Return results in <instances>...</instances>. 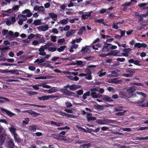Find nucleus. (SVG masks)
<instances>
[{
  "mask_svg": "<svg viewBox=\"0 0 148 148\" xmlns=\"http://www.w3.org/2000/svg\"><path fill=\"white\" fill-rule=\"evenodd\" d=\"M136 89L134 86H131L126 91L127 97L130 98L136 97V94L135 92Z\"/></svg>",
  "mask_w": 148,
  "mask_h": 148,
  "instance_id": "f257e3e1",
  "label": "nucleus"
},
{
  "mask_svg": "<svg viewBox=\"0 0 148 148\" xmlns=\"http://www.w3.org/2000/svg\"><path fill=\"white\" fill-rule=\"evenodd\" d=\"M96 122L99 125H105L109 123H114V121L112 120L104 118L103 119H97L96 121Z\"/></svg>",
  "mask_w": 148,
  "mask_h": 148,
  "instance_id": "f03ea898",
  "label": "nucleus"
},
{
  "mask_svg": "<svg viewBox=\"0 0 148 148\" xmlns=\"http://www.w3.org/2000/svg\"><path fill=\"white\" fill-rule=\"evenodd\" d=\"M60 91L64 94L67 96H73L75 95V93L66 88L60 89Z\"/></svg>",
  "mask_w": 148,
  "mask_h": 148,
  "instance_id": "7ed1b4c3",
  "label": "nucleus"
},
{
  "mask_svg": "<svg viewBox=\"0 0 148 148\" xmlns=\"http://www.w3.org/2000/svg\"><path fill=\"white\" fill-rule=\"evenodd\" d=\"M128 62L129 64H130L128 65V66L129 67H131L133 66L131 64V63L133 64L138 66H141V64L140 63V61L137 60H134L132 58L128 60Z\"/></svg>",
  "mask_w": 148,
  "mask_h": 148,
  "instance_id": "20e7f679",
  "label": "nucleus"
},
{
  "mask_svg": "<svg viewBox=\"0 0 148 148\" xmlns=\"http://www.w3.org/2000/svg\"><path fill=\"white\" fill-rule=\"evenodd\" d=\"M111 45V44H109L106 42H104V45L102 48V51L104 52L108 51L110 49V47Z\"/></svg>",
  "mask_w": 148,
  "mask_h": 148,
  "instance_id": "39448f33",
  "label": "nucleus"
},
{
  "mask_svg": "<svg viewBox=\"0 0 148 148\" xmlns=\"http://www.w3.org/2000/svg\"><path fill=\"white\" fill-rule=\"evenodd\" d=\"M36 38L38 39V41L40 43H44L45 41V38L42 35L39 34H36Z\"/></svg>",
  "mask_w": 148,
  "mask_h": 148,
  "instance_id": "423d86ee",
  "label": "nucleus"
},
{
  "mask_svg": "<svg viewBox=\"0 0 148 148\" xmlns=\"http://www.w3.org/2000/svg\"><path fill=\"white\" fill-rule=\"evenodd\" d=\"M85 72L86 73L87 76L85 77V79L88 80H91L92 79L91 75V72L88 69H86L85 70Z\"/></svg>",
  "mask_w": 148,
  "mask_h": 148,
  "instance_id": "0eeeda50",
  "label": "nucleus"
},
{
  "mask_svg": "<svg viewBox=\"0 0 148 148\" xmlns=\"http://www.w3.org/2000/svg\"><path fill=\"white\" fill-rule=\"evenodd\" d=\"M86 117L87 120L88 122H90L92 121H95L97 119L96 117H93L92 116V114L90 113H87Z\"/></svg>",
  "mask_w": 148,
  "mask_h": 148,
  "instance_id": "6e6552de",
  "label": "nucleus"
},
{
  "mask_svg": "<svg viewBox=\"0 0 148 148\" xmlns=\"http://www.w3.org/2000/svg\"><path fill=\"white\" fill-rule=\"evenodd\" d=\"M25 112L28 113L33 117H36L40 114V113H37L32 110H26Z\"/></svg>",
  "mask_w": 148,
  "mask_h": 148,
  "instance_id": "1a4fd4ad",
  "label": "nucleus"
},
{
  "mask_svg": "<svg viewBox=\"0 0 148 148\" xmlns=\"http://www.w3.org/2000/svg\"><path fill=\"white\" fill-rule=\"evenodd\" d=\"M1 110L2 112H5L8 114V115L10 117H11L15 115V114L14 113H12L10 111L8 110L5 109L4 108H1Z\"/></svg>",
  "mask_w": 148,
  "mask_h": 148,
  "instance_id": "9d476101",
  "label": "nucleus"
},
{
  "mask_svg": "<svg viewBox=\"0 0 148 148\" xmlns=\"http://www.w3.org/2000/svg\"><path fill=\"white\" fill-rule=\"evenodd\" d=\"M103 101L108 102H112L113 100L112 98L107 95H103Z\"/></svg>",
  "mask_w": 148,
  "mask_h": 148,
  "instance_id": "9b49d317",
  "label": "nucleus"
},
{
  "mask_svg": "<svg viewBox=\"0 0 148 148\" xmlns=\"http://www.w3.org/2000/svg\"><path fill=\"white\" fill-rule=\"evenodd\" d=\"M91 92V95L92 96V97L93 98H97L98 97L100 98V97H102V95H100L99 96V94H96V93L95 91L92 90V89H90Z\"/></svg>",
  "mask_w": 148,
  "mask_h": 148,
  "instance_id": "f8f14e48",
  "label": "nucleus"
},
{
  "mask_svg": "<svg viewBox=\"0 0 148 148\" xmlns=\"http://www.w3.org/2000/svg\"><path fill=\"white\" fill-rule=\"evenodd\" d=\"M22 13L23 14H27L26 15L27 17L31 16L33 14L32 13L30 12V10L29 9H25L22 11Z\"/></svg>",
  "mask_w": 148,
  "mask_h": 148,
  "instance_id": "ddd939ff",
  "label": "nucleus"
},
{
  "mask_svg": "<svg viewBox=\"0 0 148 148\" xmlns=\"http://www.w3.org/2000/svg\"><path fill=\"white\" fill-rule=\"evenodd\" d=\"M88 46L85 47H82L81 50L79 51V52H82L84 51V53H89L90 51V50L89 49L87 48Z\"/></svg>",
  "mask_w": 148,
  "mask_h": 148,
  "instance_id": "4468645a",
  "label": "nucleus"
},
{
  "mask_svg": "<svg viewBox=\"0 0 148 148\" xmlns=\"http://www.w3.org/2000/svg\"><path fill=\"white\" fill-rule=\"evenodd\" d=\"M7 144L9 148H14V143L12 140H10L8 142Z\"/></svg>",
  "mask_w": 148,
  "mask_h": 148,
  "instance_id": "2eb2a0df",
  "label": "nucleus"
},
{
  "mask_svg": "<svg viewBox=\"0 0 148 148\" xmlns=\"http://www.w3.org/2000/svg\"><path fill=\"white\" fill-rule=\"evenodd\" d=\"M136 69H132L130 68H127L125 69V71L127 73H131L133 75L135 73V70Z\"/></svg>",
  "mask_w": 148,
  "mask_h": 148,
  "instance_id": "dca6fc26",
  "label": "nucleus"
},
{
  "mask_svg": "<svg viewBox=\"0 0 148 148\" xmlns=\"http://www.w3.org/2000/svg\"><path fill=\"white\" fill-rule=\"evenodd\" d=\"M119 95L121 98H125L127 97V92L123 91H120L119 92Z\"/></svg>",
  "mask_w": 148,
  "mask_h": 148,
  "instance_id": "f3484780",
  "label": "nucleus"
},
{
  "mask_svg": "<svg viewBox=\"0 0 148 148\" xmlns=\"http://www.w3.org/2000/svg\"><path fill=\"white\" fill-rule=\"evenodd\" d=\"M15 141L17 143H20L22 142V139L21 138L18 137V135L17 134H14L13 135Z\"/></svg>",
  "mask_w": 148,
  "mask_h": 148,
  "instance_id": "a211bd4d",
  "label": "nucleus"
},
{
  "mask_svg": "<svg viewBox=\"0 0 148 148\" xmlns=\"http://www.w3.org/2000/svg\"><path fill=\"white\" fill-rule=\"evenodd\" d=\"M45 50L41 46L38 49V51L39 52V54L41 56H45L46 55V53L45 51Z\"/></svg>",
  "mask_w": 148,
  "mask_h": 148,
  "instance_id": "6ab92c4d",
  "label": "nucleus"
},
{
  "mask_svg": "<svg viewBox=\"0 0 148 148\" xmlns=\"http://www.w3.org/2000/svg\"><path fill=\"white\" fill-rule=\"evenodd\" d=\"M76 30L71 29L70 31L67 32L66 34V36L69 37L70 36L73 35L75 33Z\"/></svg>",
  "mask_w": 148,
  "mask_h": 148,
  "instance_id": "aec40b11",
  "label": "nucleus"
},
{
  "mask_svg": "<svg viewBox=\"0 0 148 148\" xmlns=\"http://www.w3.org/2000/svg\"><path fill=\"white\" fill-rule=\"evenodd\" d=\"M5 137L3 134H1L0 136V144L2 145L5 142Z\"/></svg>",
  "mask_w": 148,
  "mask_h": 148,
  "instance_id": "412c9836",
  "label": "nucleus"
},
{
  "mask_svg": "<svg viewBox=\"0 0 148 148\" xmlns=\"http://www.w3.org/2000/svg\"><path fill=\"white\" fill-rule=\"evenodd\" d=\"M50 98L52 99L54 98H55V96L52 95H46L43 96L42 97V98L43 101L48 100Z\"/></svg>",
  "mask_w": 148,
  "mask_h": 148,
  "instance_id": "4be33fe9",
  "label": "nucleus"
},
{
  "mask_svg": "<svg viewBox=\"0 0 148 148\" xmlns=\"http://www.w3.org/2000/svg\"><path fill=\"white\" fill-rule=\"evenodd\" d=\"M86 27L82 26L79 29V32H77V34L79 35H81L83 32L86 30Z\"/></svg>",
  "mask_w": 148,
  "mask_h": 148,
  "instance_id": "5701e85b",
  "label": "nucleus"
},
{
  "mask_svg": "<svg viewBox=\"0 0 148 148\" xmlns=\"http://www.w3.org/2000/svg\"><path fill=\"white\" fill-rule=\"evenodd\" d=\"M76 63H73L72 64L73 65H77L78 66H80L81 67H83L84 65L83 64V62L81 60H76Z\"/></svg>",
  "mask_w": 148,
  "mask_h": 148,
  "instance_id": "b1692460",
  "label": "nucleus"
},
{
  "mask_svg": "<svg viewBox=\"0 0 148 148\" xmlns=\"http://www.w3.org/2000/svg\"><path fill=\"white\" fill-rule=\"evenodd\" d=\"M49 15L52 18V19L55 21H56L57 19V15L53 13H49Z\"/></svg>",
  "mask_w": 148,
  "mask_h": 148,
  "instance_id": "393cba45",
  "label": "nucleus"
},
{
  "mask_svg": "<svg viewBox=\"0 0 148 148\" xmlns=\"http://www.w3.org/2000/svg\"><path fill=\"white\" fill-rule=\"evenodd\" d=\"M18 71L17 70H8V73H10L12 74H15L16 75H18L19 74V73L18 72Z\"/></svg>",
  "mask_w": 148,
  "mask_h": 148,
  "instance_id": "a878e982",
  "label": "nucleus"
},
{
  "mask_svg": "<svg viewBox=\"0 0 148 148\" xmlns=\"http://www.w3.org/2000/svg\"><path fill=\"white\" fill-rule=\"evenodd\" d=\"M92 12V11L90 12V13L88 15H84L83 14L82 15L81 17L82 19L85 20L88 18V17H90L91 16V13Z\"/></svg>",
  "mask_w": 148,
  "mask_h": 148,
  "instance_id": "bb28decb",
  "label": "nucleus"
},
{
  "mask_svg": "<svg viewBox=\"0 0 148 148\" xmlns=\"http://www.w3.org/2000/svg\"><path fill=\"white\" fill-rule=\"evenodd\" d=\"M8 34L10 36L9 37V39L10 40H13L15 38L13 32L11 31H10L8 32Z\"/></svg>",
  "mask_w": 148,
  "mask_h": 148,
  "instance_id": "cd10ccee",
  "label": "nucleus"
},
{
  "mask_svg": "<svg viewBox=\"0 0 148 148\" xmlns=\"http://www.w3.org/2000/svg\"><path fill=\"white\" fill-rule=\"evenodd\" d=\"M69 79L71 80L77 81L79 79V78L77 77H73L72 76L70 75L68 76Z\"/></svg>",
  "mask_w": 148,
  "mask_h": 148,
  "instance_id": "c85d7f7f",
  "label": "nucleus"
},
{
  "mask_svg": "<svg viewBox=\"0 0 148 148\" xmlns=\"http://www.w3.org/2000/svg\"><path fill=\"white\" fill-rule=\"evenodd\" d=\"M49 29V26L48 25L43 26L40 27V30L42 31H45Z\"/></svg>",
  "mask_w": 148,
  "mask_h": 148,
  "instance_id": "c756f323",
  "label": "nucleus"
},
{
  "mask_svg": "<svg viewBox=\"0 0 148 148\" xmlns=\"http://www.w3.org/2000/svg\"><path fill=\"white\" fill-rule=\"evenodd\" d=\"M16 129L14 127H11L10 128V131L13 135L17 134L16 132Z\"/></svg>",
  "mask_w": 148,
  "mask_h": 148,
  "instance_id": "7c9ffc66",
  "label": "nucleus"
},
{
  "mask_svg": "<svg viewBox=\"0 0 148 148\" xmlns=\"http://www.w3.org/2000/svg\"><path fill=\"white\" fill-rule=\"evenodd\" d=\"M38 86H42L43 88H51V86H50L47 85L45 83H43L41 84L38 85Z\"/></svg>",
  "mask_w": 148,
  "mask_h": 148,
  "instance_id": "2f4dec72",
  "label": "nucleus"
},
{
  "mask_svg": "<svg viewBox=\"0 0 148 148\" xmlns=\"http://www.w3.org/2000/svg\"><path fill=\"white\" fill-rule=\"evenodd\" d=\"M36 126L35 125L29 126V130L31 131L35 132L36 130Z\"/></svg>",
  "mask_w": 148,
  "mask_h": 148,
  "instance_id": "473e14b6",
  "label": "nucleus"
},
{
  "mask_svg": "<svg viewBox=\"0 0 148 148\" xmlns=\"http://www.w3.org/2000/svg\"><path fill=\"white\" fill-rule=\"evenodd\" d=\"M27 105H29L30 106H33L35 107H37L38 108H45L46 106H42L40 105H37L34 104H25Z\"/></svg>",
  "mask_w": 148,
  "mask_h": 148,
  "instance_id": "72a5a7b5",
  "label": "nucleus"
},
{
  "mask_svg": "<svg viewBox=\"0 0 148 148\" xmlns=\"http://www.w3.org/2000/svg\"><path fill=\"white\" fill-rule=\"evenodd\" d=\"M33 23L36 26L39 25L41 24V20L39 19L35 20Z\"/></svg>",
  "mask_w": 148,
  "mask_h": 148,
  "instance_id": "f704fd0d",
  "label": "nucleus"
},
{
  "mask_svg": "<svg viewBox=\"0 0 148 148\" xmlns=\"http://www.w3.org/2000/svg\"><path fill=\"white\" fill-rule=\"evenodd\" d=\"M66 47V46L65 45L62 46L57 49V50L59 52H62L63 51Z\"/></svg>",
  "mask_w": 148,
  "mask_h": 148,
  "instance_id": "c9c22d12",
  "label": "nucleus"
},
{
  "mask_svg": "<svg viewBox=\"0 0 148 148\" xmlns=\"http://www.w3.org/2000/svg\"><path fill=\"white\" fill-rule=\"evenodd\" d=\"M90 92L89 91L86 92L83 95V98L84 99H86L87 97L89 96L90 95Z\"/></svg>",
  "mask_w": 148,
  "mask_h": 148,
  "instance_id": "e433bc0d",
  "label": "nucleus"
},
{
  "mask_svg": "<svg viewBox=\"0 0 148 148\" xmlns=\"http://www.w3.org/2000/svg\"><path fill=\"white\" fill-rule=\"evenodd\" d=\"M38 11L40 12H41L45 14V10L43 6H39Z\"/></svg>",
  "mask_w": 148,
  "mask_h": 148,
  "instance_id": "4c0bfd02",
  "label": "nucleus"
},
{
  "mask_svg": "<svg viewBox=\"0 0 148 148\" xmlns=\"http://www.w3.org/2000/svg\"><path fill=\"white\" fill-rule=\"evenodd\" d=\"M120 54L119 51H115L113 52V56H122V55Z\"/></svg>",
  "mask_w": 148,
  "mask_h": 148,
  "instance_id": "58836bf2",
  "label": "nucleus"
},
{
  "mask_svg": "<svg viewBox=\"0 0 148 148\" xmlns=\"http://www.w3.org/2000/svg\"><path fill=\"white\" fill-rule=\"evenodd\" d=\"M91 146V145L90 143H88L87 144H84L83 145H82L80 146V147H82L83 148H88L89 147H90Z\"/></svg>",
  "mask_w": 148,
  "mask_h": 148,
  "instance_id": "ea45409f",
  "label": "nucleus"
},
{
  "mask_svg": "<svg viewBox=\"0 0 148 148\" xmlns=\"http://www.w3.org/2000/svg\"><path fill=\"white\" fill-rule=\"evenodd\" d=\"M131 51V49L130 48H125L123 50V52L128 54L130 53Z\"/></svg>",
  "mask_w": 148,
  "mask_h": 148,
  "instance_id": "a19ab883",
  "label": "nucleus"
},
{
  "mask_svg": "<svg viewBox=\"0 0 148 148\" xmlns=\"http://www.w3.org/2000/svg\"><path fill=\"white\" fill-rule=\"evenodd\" d=\"M19 17L20 18L22 19V20H23V21H25L27 19V16H26V15H23V14H20L19 15Z\"/></svg>",
  "mask_w": 148,
  "mask_h": 148,
  "instance_id": "79ce46f5",
  "label": "nucleus"
},
{
  "mask_svg": "<svg viewBox=\"0 0 148 148\" xmlns=\"http://www.w3.org/2000/svg\"><path fill=\"white\" fill-rule=\"evenodd\" d=\"M52 45V43H50V44H47L45 45H44L41 46V47L43 48L45 50L46 49H48V48H49V47L50 46Z\"/></svg>",
  "mask_w": 148,
  "mask_h": 148,
  "instance_id": "37998d69",
  "label": "nucleus"
},
{
  "mask_svg": "<svg viewBox=\"0 0 148 148\" xmlns=\"http://www.w3.org/2000/svg\"><path fill=\"white\" fill-rule=\"evenodd\" d=\"M65 116L70 118H76V116L73 114H66Z\"/></svg>",
  "mask_w": 148,
  "mask_h": 148,
  "instance_id": "c03bdc74",
  "label": "nucleus"
},
{
  "mask_svg": "<svg viewBox=\"0 0 148 148\" xmlns=\"http://www.w3.org/2000/svg\"><path fill=\"white\" fill-rule=\"evenodd\" d=\"M126 112V111L124 110L123 112H119L116 113V114L117 116H122L125 115V113Z\"/></svg>",
  "mask_w": 148,
  "mask_h": 148,
  "instance_id": "a18cd8bd",
  "label": "nucleus"
},
{
  "mask_svg": "<svg viewBox=\"0 0 148 148\" xmlns=\"http://www.w3.org/2000/svg\"><path fill=\"white\" fill-rule=\"evenodd\" d=\"M69 88L71 90H75L77 89V88L75 85H72L70 86Z\"/></svg>",
  "mask_w": 148,
  "mask_h": 148,
  "instance_id": "49530a36",
  "label": "nucleus"
},
{
  "mask_svg": "<svg viewBox=\"0 0 148 148\" xmlns=\"http://www.w3.org/2000/svg\"><path fill=\"white\" fill-rule=\"evenodd\" d=\"M95 107V108L97 110H102L103 109V106L101 105H97Z\"/></svg>",
  "mask_w": 148,
  "mask_h": 148,
  "instance_id": "de8ad7c7",
  "label": "nucleus"
},
{
  "mask_svg": "<svg viewBox=\"0 0 148 148\" xmlns=\"http://www.w3.org/2000/svg\"><path fill=\"white\" fill-rule=\"evenodd\" d=\"M50 38L51 40L53 42H56V41L57 37L56 36L51 35L50 36Z\"/></svg>",
  "mask_w": 148,
  "mask_h": 148,
  "instance_id": "09e8293b",
  "label": "nucleus"
},
{
  "mask_svg": "<svg viewBox=\"0 0 148 148\" xmlns=\"http://www.w3.org/2000/svg\"><path fill=\"white\" fill-rule=\"evenodd\" d=\"M76 92L77 94V95H80L83 94V91L82 90H79L77 91Z\"/></svg>",
  "mask_w": 148,
  "mask_h": 148,
  "instance_id": "8fccbe9b",
  "label": "nucleus"
},
{
  "mask_svg": "<svg viewBox=\"0 0 148 148\" xmlns=\"http://www.w3.org/2000/svg\"><path fill=\"white\" fill-rule=\"evenodd\" d=\"M56 89L55 88V87H53L52 88L48 90V92L49 93H52L56 92Z\"/></svg>",
  "mask_w": 148,
  "mask_h": 148,
  "instance_id": "3c124183",
  "label": "nucleus"
},
{
  "mask_svg": "<svg viewBox=\"0 0 148 148\" xmlns=\"http://www.w3.org/2000/svg\"><path fill=\"white\" fill-rule=\"evenodd\" d=\"M133 75L131 73H124L122 75L123 76L126 77H132Z\"/></svg>",
  "mask_w": 148,
  "mask_h": 148,
  "instance_id": "603ef678",
  "label": "nucleus"
},
{
  "mask_svg": "<svg viewBox=\"0 0 148 148\" xmlns=\"http://www.w3.org/2000/svg\"><path fill=\"white\" fill-rule=\"evenodd\" d=\"M60 23L61 24H66L68 23V21L66 19H64L61 20Z\"/></svg>",
  "mask_w": 148,
  "mask_h": 148,
  "instance_id": "864d4df0",
  "label": "nucleus"
},
{
  "mask_svg": "<svg viewBox=\"0 0 148 148\" xmlns=\"http://www.w3.org/2000/svg\"><path fill=\"white\" fill-rule=\"evenodd\" d=\"M113 76H118V72L117 70L112 71L111 72Z\"/></svg>",
  "mask_w": 148,
  "mask_h": 148,
  "instance_id": "5fc2aeb1",
  "label": "nucleus"
},
{
  "mask_svg": "<svg viewBox=\"0 0 148 148\" xmlns=\"http://www.w3.org/2000/svg\"><path fill=\"white\" fill-rule=\"evenodd\" d=\"M25 120H24L23 121V124L24 125L27 124L29 122V119L28 118H25Z\"/></svg>",
  "mask_w": 148,
  "mask_h": 148,
  "instance_id": "6e6d98bb",
  "label": "nucleus"
},
{
  "mask_svg": "<svg viewBox=\"0 0 148 148\" xmlns=\"http://www.w3.org/2000/svg\"><path fill=\"white\" fill-rule=\"evenodd\" d=\"M57 50V48L53 47H49L48 48V50L53 52L56 51Z\"/></svg>",
  "mask_w": 148,
  "mask_h": 148,
  "instance_id": "4d7b16f0",
  "label": "nucleus"
},
{
  "mask_svg": "<svg viewBox=\"0 0 148 148\" xmlns=\"http://www.w3.org/2000/svg\"><path fill=\"white\" fill-rule=\"evenodd\" d=\"M136 140H148V136L145 137H137Z\"/></svg>",
  "mask_w": 148,
  "mask_h": 148,
  "instance_id": "13d9d810",
  "label": "nucleus"
},
{
  "mask_svg": "<svg viewBox=\"0 0 148 148\" xmlns=\"http://www.w3.org/2000/svg\"><path fill=\"white\" fill-rule=\"evenodd\" d=\"M66 139V137L64 136H62L61 135H60L59 134V136H58V140H65V139Z\"/></svg>",
  "mask_w": 148,
  "mask_h": 148,
  "instance_id": "bf43d9fd",
  "label": "nucleus"
},
{
  "mask_svg": "<svg viewBox=\"0 0 148 148\" xmlns=\"http://www.w3.org/2000/svg\"><path fill=\"white\" fill-rule=\"evenodd\" d=\"M30 86L32 87L35 90H38L39 89L38 85H32Z\"/></svg>",
  "mask_w": 148,
  "mask_h": 148,
  "instance_id": "052dcab7",
  "label": "nucleus"
},
{
  "mask_svg": "<svg viewBox=\"0 0 148 148\" xmlns=\"http://www.w3.org/2000/svg\"><path fill=\"white\" fill-rule=\"evenodd\" d=\"M59 136V134H53L51 135L54 138L56 139L57 140H58Z\"/></svg>",
  "mask_w": 148,
  "mask_h": 148,
  "instance_id": "680f3d73",
  "label": "nucleus"
},
{
  "mask_svg": "<svg viewBox=\"0 0 148 148\" xmlns=\"http://www.w3.org/2000/svg\"><path fill=\"white\" fill-rule=\"evenodd\" d=\"M125 60V58H118L116 59L117 61H119L121 62H124Z\"/></svg>",
  "mask_w": 148,
  "mask_h": 148,
  "instance_id": "e2e57ef3",
  "label": "nucleus"
},
{
  "mask_svg": "<svg viewBox=\"0 0 148 148\" xmlns=\"http://www.w3.org/2000/svg\"><path fill=\"white\" fill-rule=\"evenodd\" d=\"M93 58V57L91 56H90L88 57H84V58L86 60L88 61H89L90 60H91Z\"/></svg>",
  "mask_w": 148,
  "mask_h": 148,
  "instance_id": "0e129e2a",
  "label": "nucleus"
},
{
  "mask_svg": "<svg viewBox=\"0 0 148 148\" xmlns=\"http://www.w3.org/2000/svg\"><path fill=\"white\" fill-rule=\"evenodd\" d=\"M28 94L30 95H33L37 94H38V92H37L32 91L29 92L28 93Z\"/></svg>",
  "mask_w": 148,
  "mask_h": 148,
  "instance_id": "69168bd1",
  "label": "nucleus"
},
{
  "mask_svg": "<svg viewBox=\"0 0 148 148\" xmlns=\"http://www.w3.org/2000/svg\"><path fill=\"white\" fill-rule=\"evenodd\" d=\"M104 21V20L103 18H101L99 19H96L95 22L96 23H102L103 21Z\"/></svg>",
  "mask_w": 148,
  "mask_h": 148,
  "instance_id": "338daca9",
  "label": "nucleus"
},
{
  "mask_svg": "<svg viewBox=\"0 0 148 148\" xmlns=\"http://www.w3.org/2000/svg\"><path fill=\"white\" fill-rule=\"evenodd\" d=\"M142 107H148V102L141 105H139Z\"/></svg>",
  "mask_w": 148,
  "mask_h": 148,
  "instance_id": "774afa93",
  "label": "nucleus"
}]
</instances>
